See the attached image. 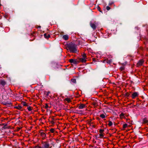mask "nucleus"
<instances>
[{
	"mask_svg": "<svg viewBox=\"0 0 148 148\" xmlns=\"http://www.w3.org/2000/svg\"><path fill=\"white\" fill-rule=\"evenodd\" d=\"M68 48L71 52L76 53L77 52V47L75 45H70L68 46Z\"/></svg>",
	"mask_w": 148,
	"mask_h": 148,
	"instance_id": "f257e3e1",
	"label": "nucleus"
},
{
	"mask_svg": "<svg viewBox=\"0 0 148 148\" xmlns=\"http://www.w3.org/2000/svg\"><path fill=\"white\" fill-rule=\"evenodd\" d=\"M43 148H51L52 146L50 145L48 142L45 141L43 142Z\"/></svg>",
	"mask_w": 148,
	"mask_h": 148,
	"instance_id": "f03ea898",
	"label": "nucleus"
},
{
	"mask_svg": "<svg viewBox=\"0 0 148 148\" xmlns=\"http://www.w3.org/2000/svg\"><path fill=\"white\" fill-rule=\"evenodd\" d=\"M138 95L139 93L138 92H135L132 94V97L133 99H134L138 97Z\"/></svg>",
	"mask_w": 148,
	"mask_h": 148,
	"instance_id": "7ed1b4c3",
	"label": "nucleus"
},
{
	"mask_svg": "<svg viewBox=\"0 0 148 148\" xmlns=\"http://www.w3.org/2000/svg\"><path fill=\"white\" fill-rule=\"evenodd\" d=\"M143 62L144 61L143 60H140L137 63V66H139L142 65Z\"/></svg>",
	"mask_w": 148,
	"mask_h": 148,
	"instance_id": "20e7f679",
	"label": "nucleus"
},
{
	"mask_svg": "<svg viewBox=\"0 0 148 148\" xmlns=\"http://www.w3.org/2000/svg\"><path fill=\"white\" fill-rule=\"evenodd\" d=\"M86 107V105L84 104H81L79 106V109H82Z\"/></svg>",
	"mask_w": 148,
	"mask_h": 148,
	"instance_id": "39448f33",
	"label": "nucleus"
},
{
	"mask_svg": "<svg viewBox=\"0 0 148 148\" xmlns=\"http://www.w3.org/2000/svg\"><path fill=\"white\" fill-rule=\"evenodd\" d=\"M40 135L43 137V138H45L46 136V134L42 132H40Z\"/></svg>",
	"mask_w": 148,
	"mask_h": 148,
	"instance_id": "423d86ee",
	"label": "nucleus"
},
{
	"mask_svg": "<svg viewBox=\"0 0 148 148\" xmlns=\"http://www.w3.org/2000/svg\"><path fill=\"white\" fill-rule=\"evenodd\" d=\"M68 38L69 36L68 35H64L62 37L63 39L65 40H67L68 39Z\"/></svg>",
	"mask_w": 148,
	"mask_h": 148,
	"instance_id": "0eeeda50",
	"label": "nucleus"
},
{
	"mask_svg": "<svg viewBox=\"0 0 148 148\" xmlns=\"http://www.w3.org/2000/svg\"><path fill=\"white\" fill-rule=\"evenodd\" d=\"M69 62L71 63H72L74 64H76L77 62L75 60L73 59H71L69 60Z\"/></svg>",
	"mask_w": 148,
	"mask_h": 148,
	"instance_id": "6e6552de",
	"label": "nucleus"
},
{
	"mask_svg": "<svg viewBox=\"0 0 148 148\" xmlns=\"http://www.w3.org/2000/svg\"><path fill=\"white\" fill-rule=\"evenodd\" d=\"M87 58H81L80 59V61L82 62H85L86 61Z\"/></svg>",
	"mask_w": 148,
	"mask_h": 148,
	"instance_id": "1a4fd4ad",
	"label": "nucleus"
},
{
	"mask_svg": "<svg viewBox=\"0 0 148 148\" xmlns=\"http://www.w3.org/2000/svg\"><path fill=\"white\" fill-rule=\"evenodd\" d=\"M0 84L3 86L5 84L6 82L4 80H0Z\"/></svg>",
	"mask_w": 148,
	"mask_h": 148,
	"instance_id": "9d476101",
	"label": "nucleus"
},
{
	"mask_svg": "<svg viewBox=\"0 0 148 148\" xmlns=\"http://www.w3.org/2000/svg\"><path fill=\"white\" fill-rule=\"evenodd\" d=\"M90 25L91 27L93 28L94 29H96V26L94 24L90 23Z\"/></svg>",
	"mask_w": 148,
	"mask_h": 148,
	"instance_id": "9b49d317",
	"label": "nucleus"
},
{
	"mask_svg": "<svg viewBox=\"0 0 148 148\" xmlns=\"http://www.w3.org/2000/svg\"><path fill=\"white\" fill-rule=\"evenodd\" d=\"M148 122V120L147 119V118H144L143 120V123H144L146 124Z\"/></svg>",
	"mask_w": 148,
	"mask_h": 148,
	"instance_id": "f8f14e48",
	"label": "nucleus"
},
{
	"mask_svg": "<svg viewBox=\"0 0 148 148\" xmlns=\"http://www.w3.org/2000/svg\"><path fill=\"white\" fill-rule=\"evenodd\" d=\"M100 117L102 119L105 118L106 116V114H100Z\"/></svg>",
	"mask_w": 148,
	"mask_h": 148,
	"instance_id": "ddd939ff",
	"label": "nucleus"
},
{
	"mask_svg": "<svg viewBox=\"0 0 148 148\" xmlns=\"http://www.w3.org/2000/svg\"><path fill=\"white\" fill-rule=\"evenodd\" d=\"M44 36L45 38H48L50 37V36L49 34H44Z\"/></svg>",
	"mask_w": 148,
	"mask_h": 148,
	"instance_id": "4468645a",
	"label": "nucleus"
},
{
	"mask_svg": "<svg viewBox=\"0 0 148 148\" xmlns=\"http://www.w3.org/2000/svg\"><path fill=\"white\" fill-rule=\"evenodd\" d=\"M120 116L121 118H122L124 117V114L123 113H121L120 114Z\"/></svg>",
	"mask_w": 148,
	"mask_h": 148,
	"instance_id": "2eb2a0df",
	"label": "nucleus"
},
{
	"mask_svg": "<svg viewBox=\"0 0 148 148\" xmlns=\"http://www.w3.org/2000/svg\"><path fill=\"white\" fill-rule=\"evenodd\" d=\"M65 100L67 101L68 102H71V100L69 98H66L65 99Z\"/></svg>",
	"mask_w": 148,
	"mask_h": 148,
	"instance_id": "dca6fc26",
	"label": "nucleus"
},
{
	"mask_svg": "<svg viewBox=\"0 0 148 148\" xmlns=\"http://www.w3.org/2000/svg\"><path fill=\"white\" fill-rule=\"evenodd\" d=\"M108 125L110 126H111L112 125V122L111 121H109V123L108 124Z\"/></svg>",
	"mask_w": 148,
	"mask_h": 148,
	"instance_id": "f3484780",
	"label": "nucleus"
},
{
	"mask_svg": "<svg viewBox=\"0 0 148 148\" xmlns=\"http://www.w3.org/2000/svg\"><path fill=\"white\" fill-rule=\"evenodd\" d=\"M15 108L18 109L20 110L21 108L22 107L21 106H16Z\"/></svg>",
	"mask_w": 148,
	"mask_h": 148,
	"instance_id": "a211bd4d",
	"label": "nucleus"
},
{
	"mask_svg": "<svg viewBox=\"0 0 148 148\" xmlns=\"http://www.w3.org/2000/svg\"><path fill=\"white\" fill-rule=\"evenodd\" d=\"M27 109L29 111H31L32 110L31 107L29 106L27 107Z\"/></svg>",
	"mask_w": 148,
	"mask_h": 148,
	"instance_id": "6ab92c4d",
	"label": "nucleus"
},
{
	"mask_svg": "<svg viewBox=\"0 0 148 148\" xmlns=\"http://www.w3.org/2000/svg\"><path fill=\"white\" fill-rule=\"evenodd\" d=\"M82 58H86V54L84 53L82 55Z\"/></svg>",
	"mask_w": 148,
	"mask_h": 148,
	"instance_id": "aec40b11",
	"label": "nucleus"
},
{
	"mask_svg": "<svg viewBox=\"0 0 148 148\" xmlns=\"http://www.w3.org/2000/svg\"><path fill=\"white\" fill-rule=\"evenodd\" d=\"M103 131H104L103 130L100 129L99 130V132L101 134H102V133L103 132Z\"/></svg>",
	"mask_w": 148,
	"mask_h": 148,
	"instance_id": "412c9836",
	"label": "nucleus"
},
{
	"mask_svg": "<svg viewBox=\"0 0 148 148\" xmlns=\"http://www.w3.org/2000/svg\"><path fill=\"white\" fill-rule=\"evenodd\" d=\"M50 131L52 133L54 132V129H51L50 130Z\"/></svg>",
	"mask_w": 148,
	"mask_h": 148,
	"instance_id": "4be33fe9",
	"label": "nucleus"
},
{
	"mask_svg": "<svg viewBox=\"0 0 148 148\" xmlns=\"http://www.w3.org/2000/svg\"><path fill=\"white\" fill-rule=\"evenodd\" d=\"M127 124H125L123 125V127L124 128H125L127 127Z\"/></svg>",
	"mask_w": 148,
	"mask_h": 148,
	"instance_id": "5701e85b",
	"label": "nucleus"
},
{
	"mask_svg": "<svg viewBox=\"0 0 148 148\" xmlns=\"http://www.w3.org/2000/svg\"><path fill=\"white\" fill-rule=\"evenodd\" d=\"M99 136L101 138H102L103 137V135L102 134H99Z\"/></svg>",
	"mask_w": 148,
	"mask_h": 148,
	"instance_id": "b1692460",
	"label": "nucleus"
},
{
	"mask_svg": "<svg viewBox=\"0 0 148 148\" xmlns=\"http://www.w3.org/2000/svg\"><path fill=\"white\" fill-rule=\"evenodd\" d=\"M106 9L107 10H109L110 9V8L109 7L107 6L106 7Z\"/></svg>",
	"mask_w": 148,
	"mask_h": 148,
	"instance_id": "393cba45",
	"label": "nucleus"
},
{
	"mask_svg": "<svg viewBox=\"0 0 148 148\" xmlns=\"http://www.w3.org/2000/svg\"><path fill=\"white\" fill-rule=\"evenodd\" d=\"M36 148H43V147H41L40 146H38L36 147Z\"/></svg>",
	"mask_w": 148,
	"mask_h": 148,
	"instance_id": "a878e982",
	"label": "nucleus"
},
{
	"mask_svg": "<svg viewBox=\"0 0 148 148\" xmlns=\"http://www.w3.org/2000/svg\"><path fill=\"white\" fill-rule=\"evenodd\" d=\"M50 92L48 91L47 92V95H48L50 93Z\"/></svg>",
	"mask_w": 148,
	"mask_h": 148,
	"instance_id": "bb28decb",
	"label": "nucleus"
},
{
	"mask_svg": "<svg viewBox=\"0 0 148 148\" xmlns=\"http://www.w3.org/2000/svg\"><path fill=\"white\" fill-rule=\"evenodd\" d=\"M45 108H48V106L47 104H46L45 106Z\"/></svg>",
	"mask_w": 148,
	"mask_h": 148,
	"instance_id": "cd10ccee",
	"label": "nucleus"
},
{
	"mask_svg": "<svg viewBox=\"0 0 148 148\" xmlns=\"http://www.w3.org/2000/svg\"><path fill=\"white\" fill-rule=\"evenodd\" d=\"M111 62V61H110L109 60V61H108L107 62V63H110V62Z\"/></svg>",
	"mask_w": 148,
	"mask_h": 148,
	"instance_id": "c85d7f7f",
	"label": "nucleus"
},
{
	"mask_svg": "<svg viewBox=\"0 0 148 148\" xmlns=\"http://www.w3.org/2000/svg\"><path fill=\"white\" fill-rule=\"evenodd\" d=\"M94 148H98L97 147H95Z\"/></svg>",
	"mask_w": 148,
	"mask_h": 148,
	"instance_id": "c756f323",
	"label": "nucleus"
},
{
	"mask_svg": "<svg viewBox=\"0 0 148 148\" xmlns=\"http://www.w3.org/2000/svg\"><path fill=\"white\" fill-rule=\"evenodd\" d=\"M4 104H5V105H6V103H4Z\"/></svg>",
	"mask_w": 148,
	"mask_h": 148,
	"instance_id": "7c9ffc66",
	"label": "nucleus"
}]
</instances>
